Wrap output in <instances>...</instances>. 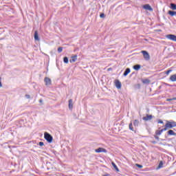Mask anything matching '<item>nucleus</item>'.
Here are the masks:
<instances>
[{
  "mask_svg": "<svg viewBox=\"0 0 176 176\" xmlns=\"http://www.w3.org/2000/svg\"><path fill=\"white\" fill-rule=\"evenodd\" d=\"M58 53H61V52H63V47H59L58 48Z\"/></svg>",
  "mask_w": 176,
  "mask_h": 176,
  "instance_id": "c756f323",
  "label": "nucleus"
},
{
  "mask_svg": "<svg viewBox=\"0 0 176 176\" xmlns=\"http://www.w3.org/2000/svg\"><path fill=\"white\" fill-rule=\"evenodd\" d=\"M166 101H173V98H168L166 99Z\"/></svg>",
  "mask_w": 176,
  "mask_h": 176,
  "instance_id": "c9c22d12",
  "label": "nucleus"
},
{
  "mask_svg": "<svg viewBox=\"0 0 176 176\" xmlns=\"http://www.w3.org/2000/svg\"><path fill=\"white\" fill-rule=\"evenodd\" d=\"M167 133H168V135H176V133L175 132H174V131H173V130H169L168 132H167Z\"/></svg>",
  "mask_w": 176,
  "mask_h": 176,
  "instance_id": "6ab92c4d",
  "label": "nucleus"
},
{
  "mask_svg": "<svg viewBox=\"0 0 176 176\" xmlns=\"http://www.w3.org/2000/svg\"><path fill=\"white\" fill-rule=\"evenodd\" d=\"M100 19H105V14L101 13V14H100Z\"/></svg>",
  "mask_w": 176,
  "mask_h": 176,
  "instance_id": "c85d7f7f",
  "label": "nucleus"
},
{
  "mask_svg": "<svg viewBox=\"0 0 176 176\" xmlns=\"http://www.w3.org/2000/svg\"><path fill=\"white\" fill-rule=\"evenodd\" d=\"M111 164H112L113 167L115 168L116 171L117 173H119V171H120L119 168H118V166H116V164H115V162H112Z\"/></svg>",
  "mask_w": 176,
  "mask_h": 176,
  "instance_id": "dca6fc26",
  "label": "nucleus"
},
{
  "mask_svg": "<svg viewBox=\"0 0 176 176\" xmlns=\"http://www.w3.org/2000/svg\"><path fill=\"white\" fill-rule=\"evenodd\" d=\"M38 145H39L40 146H43V145H45V143H43V142H40L38 143Z\"/></svg>",
  "mask_w": 176,
  "mask_h": 176,
  "instance_id": "7c9ffc66",
  "label": "nucleus"
},
{
  "mask_svg": "<svg viewBox=\"0 0 176 176\" xmlns=\"http://www.w3.org/2000/svg\"><path fill=\"white\" fill-rule=\"evenodd\" d=\"M44 138L45 140H46V141H47L50 144H51V142H53V136H52V135H50L49 133L45 132L44 133Z\"/></svg>",
  "mask_w": 176,
  "mask_h": 176,
  "instance_id": "f257e3e1",
  "label": "nucleus"
},
{
  "mask_svg": "<svg viewBox=\"0 0 176 176\" xmlns=\"http://www.w3.org/2000/svg\"><path fill=\"white\" fill-rule=\"evenodd\" d=\"M169 80L171 82H176V74H173V75L170 76Z\"/></svg>",
  "mask_w": 176,
  "mask_h": 176,
  "instance_id": "4468645a",
  "label": "nucleus"
},
{
  "mask_svg": "<svg viewBox=\"0 0 176 176\" xmlns=\"http://www.w3.org/2000/svg\"><path fill=\"white\" fill-rule=\"evenodd\" d=\"M168 14H170V16H175L176 14V12L175 11H173V10H169L168 12Z\"/></svg>",
  "mask_w": 176,
  "mask_h": 176,
  "instance_id": "aec40b11",
  "label": "nucleus"
},
{
  "mask_svg": "<svg viewBox=\"0 0 176 176\" xmlns=\"http://www.w3.org/2000/svg\"><path fill=\"white\" fill-rule=\"evenodd\" d=\"M157 123H160L161 124H163V120H158Z\"/></svg>",
  "mask_w": 176,
  "mask_h": 176,
  "instance_id": "72a5a7b5",
  "label": "nucleus"
},
{
  "mask_svg": "<svg viewBox=\"0 0 176 176\" xmlns=\"http://www.w3.org/2000/svg\"><path fill=\"white\" fill-rule=\"evenodd\" d=\"M141 85L140 84H136L135 85V89H140Z\"/></svg>",
  "mask_w": 176,
  "mask_h": 176,
  "instance_id": "cd10ccee",
  "label": "nucleus"
},
{
  "mask_svg": "<svg viewBox=\"0 0 176 176\" xmlns=\"http://www.w3.org/2000/svg\"><path fill=\"white\" fill-rule=\"evenodd\" d=\"M78 60V55H74L71 57L69 62L70 63H75Z\"/></svg>",
  "mask_w": 176,
  "mask_h": 176,
  "instance_id": "1a4fd4ad",
  "label": "nucleus"
},
{
  "mask_svg": "<svg viewBox=\"0 0 176 176\" xmlns=\"http://www.w3.org/2000/svg\"><path fill=\"white\" fill-rule=\"evenodd\" d=\"M166 125L168 129H173V127H176V122L166 121Z\"/></svg>",
  "mask_w": 176,
  "mask_h": 176,
  "instance_id": "7ed1b4c3",
  "label": "nucleus"
},
{
  "mask_svg": "<svg viewBox=\"0 0 176 176\" xmlns=\"http://www.w3.org/2000/svg\"><path fill=\"white\" fill-rule=\"evenodd\" d=\"M142 54H143V57L146 61H149L151 60V55L147 51L142 50L141 51Z\"/></svg>",
  "mask_w": 176,
  "mask_h": 176,
  "instance_id": "f03ea898",
  "label": "nucleus"
},
{
  "mask_svg": "<svg viewBox=\"0 0 176 176\" xmlns=\"http://www.w3.org/2000/svg\"><path fill=\"white\" fill-rule=\"evenodd\" d=\"M136 166L138 167V168H142V165H141V164H137Z\"/></svg>",
  "mask_w": 176,
  "mask_h": 176,
  "instance_id": "473e14b6",
  "label": "nucleus"
},
{
  "mask_svg": "<svg viewBox=\"0 0 176 176\" xmlns=\"http://www.w3.org/2000/svg\"><path fill=\"white\" fill-rule=\"evenodd\" d=\"M44 81L45 82L46 86H50V85H52V80L48 77H45Z\"/></svg>",
  "mask_w": 176,
  "mask_h": 176,
  "instance_id": "6e6552de",
  "label": "nucleus"
},
{
  "mask_svg": "<svg viewBox=\"0 0 176 176\" xmlns=\"http://www.w3.org/2000/svg\"><path fill=\"white\" fill-rule=\"evenodd\" d=\"M133 126H135V127H138V126H140V120H135L133 122Z\"/></svg>",
  "mask_w": 176,
  "mask_h": 176,
  "instance_id": "a211bd4d",
  "label": "nucleus"
},
{
  "mask_svg": "<svg viewBox=\"0 0 176 176\" xmlns=\"http://www.w3.org/2000/svg\"><path fill=\"white\" fill-rule=\"evenodd\" d=\"M1 79H2V78L0 77V87H2V82H1Z\"/></svg>",
  "mask_w": 176,
  "mask_h": 176,
  "instance_id": "f704fd0d",
  "label": "nucleus"
},
{
  "mask_svg": "<svg viewBox=\"0 0 176 176\" xmlns=\"http://www.w3.org/2000/svg\"><path fill=\"white\" fill-rule=\"evenodd\" d=\"M39 102H40L41 104H42V103L43 102V100L42 99H40V100H39Z\"/></svg>",
  "mask_w": 176,
  "mask_h": 176,
  "instance_id": "e433bc0d",
  "label": "nucleus"
},
{
  "mask_svg": "<svg viewBox=\"0 0 176 176\" xmlns=\"http://www.w3.org/2000/svg\"><path fill=\"white\" fill-rule=\"evenodd\" d=\"M95 152H96V153H100V152H103L104 153H107V149H105L104 148L99 147L98 148L95 150Z\"/></svg>",
  "mask_w": 176,
  "mask_h": 176,
  "instance_id": "0eeeda50",
  "label": "nucleus"
},
{
  "mask_svg": "<svg viewBox=\"0 0 176 176\" xmlns=\"http://www.w3.org/2000/svg\"><path fill=\"white\" fill-rule=\"evenodd\" d=\"M162 133H163V130L162 129H161L160 131H155L156 135H162Z\"/></svg>",
  "mask_w": 176,
  "mask_h": 176,
  "instance_id": "4be33fe9",
  "label": "nucleus"
},
{
  "mask_svg": "<svg viewBox=\"0 0 176 176\" xmlns=\"http://www.w3.org/2000/svg\"><path fill=\"white\" fill-rule=\"evenodd\" d=\"M129 130H131V131H134V128L133 127V122H131L129 124Z\"/></svg>",
  "mask_w": 176,
  "mask_h": 176,
  "instance_id": "b1692460",
  "label": "nucleus"
},
{
  "mask_svg": "<svg viewBox=\"0 0 176 176\" xmlns=\"http://www.w3.org/2000/svg\"><path fill=\"white\" fill-rule=\"evenodd\" d=\"M142 82L144 85H149V83H151V80L148 78L142 80Z\"/></svg>",
  "mask_w": 176,
  "mask_h": 176,
  "instance_id": "2eb2a0df",
  "label": "nucleus"
},
{
  "mask_svg": "<svg viewBox=\"0 0 176 176\" xmlns=\"http://www.w3.org/2000/svg\"><path fill=\"white\" fill-rule=\"evenodd\" d=\"M143 120H145V122H148V120H152L153 119V116L146 114L145 117H143Z\"/></svg>",
  "mask_w": 176,
  "mask_h": 176,
  "instance_id": "423d86ee",
  "label": "nucleus"
},
{
  "mask_svg": "<svg viewBox=\"0 0 176 176\" xmlns=\"http://www.w3.org/2000/svg\"><path fill=\"white\" fill-rule=\"evenodd\" d=\"M133 69H135V71H139V69H141V65H135L133 67Z\"/></svg>",
  "mask_w": 176,
  "mask_h": 176,
  "instance_id": "f8f14e48",
  "label": "nucleus"
},
{
  "mask_svg": "<svg viewBox=\"0 0 176 176\" xmlns=\"http://www.w3.org/2000/svg\"><path fill=\"white\" fill-rule=\"evenodd\" d=\"M74 108V103L72 99L69 100V109H72Z\"/></svg>",
  "mask_w": 176,
  "mask_h": 176,
  "instance_id": "ddd939ff",
  "label": "nucleus"
},
{
  "mask_svg": "<svg viewBox=\"0 0 176 176\" xmlns=\"http://www.w3.org/2000/svg\"><path fill=\"white\" fill-rule=\"evenodd\" d=\"M152 144H156V141H153Z\"/></svg>",
  "mask_w": 176,
  "mask_h": 176,
  "instance_id": "58836bf2",
  "label": "nucleus"
},
{
  "mask_svg": "<svg viewBox=\"0 0 176 176\" xmlns=\"http://www.w3.org/2000/svg\"><path fill=\"white\" fill-rule=\"evenodd\" d=\"M169 128H168L167 125L165 124L164 128L162 129V130H163V131H167V130H168Z\"/></svg>",
  "mask_w": 176,
  "mask_h": 176,
  "instance_id": "bb28decb",
  "label": "nucleus"
},
{
  "mask_svg": "<svg viewBox=\"0 0 176 176\" xmlns=\"http://www.w3.org/2000/svg\"><path fill=\"white\" fill-rule=\"evenodd\" d=\"M170 72H173L172 69H168V71L165 72L166 75H170Z\"/></svg>",
  "mask_w": 176,
  "mask_h": 176,
  "instance_id": "a878e982",
  "label": "nucleus"
},
{
  "mask_svg": "<svg viewBox=\"0 0 176 176\" xmlns=\"http://www.w3.org/2000/svg\"><path fill=\"white\" fill-rule=\"evenodd\" d=\"M108 71H111V68H109V69H108Z\"/></svg>",
  "mask_w": 176,
  "mask_h": 176,
  "instance_id": "a19ab883",
  "label": "nucleus"
},
{
  "mask_svg": "<svg viewBox=\"0 0 176 176\" xmlns=\"http://www.w3.org/2000/svg\"><path fill=\"white\" fill-rule=\"evenodd\" d=\"M25 97H26V98H28V100H30L31 98V96L30 95H28V94H26L25 96Z\"/></svg>",
  "mask_w": 176,
  "mask_h": 176,
  "instance_id": "2f4dec72",
  "label": "nucleus"
},
{
  "mask_svg": "<svg viewBox=\"0 0 176 176\" xmlns=\"http://www.w3.org/2000/svg\"><path fill=\"white\" fill-rule=\"evenodd\" d=\"M167 39H170V41H173V42H176V36L174 34H167L166 36Z\"/></svg>",
  "mask_w": 176,
  "mask_h": 176,
  "instance_id": "20e7f679",
  "label": "nucleus"
},
{
  "mask_svg": "<svg viewBox=\"0 0 176 176\" xmlns=\"http://www.w3.org/2000/svg\"><path fill=\"white\" fill-rule=\"evenodd\" d=\"M116 87H117V89H122V82H120L119 80H117L116 82Z\"/></svg>",
  "mask_w": 176,
  "mask_h": 176,
  "instance_id": "9b49d317",
  "label": "nucleus"
},
{
  "mask_svg": "<svg viewBox=\"0 0 176 176\" xmlns=\"http://www.w3.org/2000/svg\"><path fill=\"white\" fill-rule=\"evenodd\" d=\"M34 40L38 41H40L39 36L38 34V31H35V32H34Z\"/></svg>",
  "mask_w": 176,
  "mask_h": 176,
  "instance_id": "f3484780",
  "label": "nucleus"
},
{
  "mask_svg": "<svg viewBox=\"0 0 176 176\" xmlns=\"http://www.w3.org/2000/svg\"><path fill=\"white\" fill-rule=\"evenodd\" d=\"M155 140H159L160 139L159 136H157V135L155 136Z\"/></svg>",
  "mask_w": 176,
  "mask_h": 176,
  "instance_id": "4c0bfd02",
  "label": "nucleus"
},
{
  "mask_svg": "<svg viewBox=\"0 0 176 176\" xmlns=\"http://www.w3.org/2000/svg\"><path fill=\"white\" fill-rule=\"evenodd\" d=\"M170 9H172V10H176V4L171 3H170Z\"/></svg>",
  "mask_w": 176,
  "mask_h": 176,
  "instance_id": "412c9836",
  "label": "nucleus"
},
{
  "mask_svg": "<svg viewBox=\"0 0 176 176\" xmlns=\"http://www.w3.org/2000/svg\"><path fill=\"white\" fill-rule=\"evenodd\" d=\"M63 62L65 63V64H68V63H69L68 57L65 56V57L63 58Z\"/></svg>",
  "mask_w": 176,
  "mask_h": 176,
  "instance_id": "5701e85b",
  "label": "nucleus"
},
{
  "mask_svg": "<svg viewBox=\"0 0 176 176\" xmlns=\"http://www.w3.org/2000/svg\"><path fill=\"white\" fill-rule=\"evenodd\" d=\"M163 167V161H160L158 165V168H162Z\"/></svg>",
  "mask_w": 176,
  "mask_h": 176,
  "instance_id": "393cba45",
  "label": "nucleus"
},
{
  "mask_svg": "<svg viewBox=\"0 0 176 176\" xmlns=\"http://www.w3.org/2000/svg\"><path fill=\"white\" fill-rule=\"evenodd\" d=\"M176 100V97L175 98H173V100Z\"/></svg>",
  "mask_w": 176,
  "mask_h": 176,
  "instance_id": "ea45409f",
  "label": "nucleus"
},
{
  "mask_svg": "<svg viewBox=\"0 0 176 176\" xmlns=\"http://www.w3.org/2000/svg\"><path fill=\"white\" fill-rule=\"evenodd\" d=\"M143 9L145 10H149V12H153V8L149 4H145L143 6Z\"/></svg>",
  "mask_w": 176,
  "mask_h": 176,
  "instance_id": "39448f33",
  "label": "nucleus"
},
{
  "mask_svg": "<svg viewBox=\"0 0 176 176\" xmlns=\"http://www.w3.org/2000/svg\"><path fill=\"white\" fill-rule=\"evenodd\" d=\"M130 68H126L123 74V76H127L131 72Z\"/></svg>",
  "mask_w": 176,
  "mask_h": 176,
  "instance_id": "9d476101",
  "label": "nucleus"
}]
</instances>
